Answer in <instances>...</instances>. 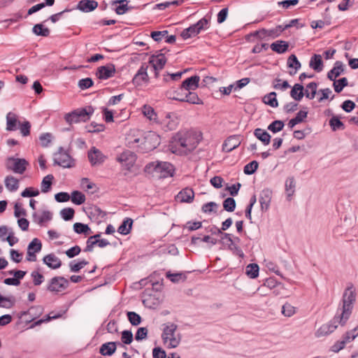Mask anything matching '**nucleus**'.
Listing matches in <instances>:
<instances>
[{
    "label": "nucleus",
    "mask_w": 358,
    "mask_h": 358,
    "mask_svg": "<svg viewBox=\"0 0 358 358\" xmlns=\"http://www.w3.org/2000/svg\"><path fill=\"white\" fill-rule=\"evenodd\" d=\"M127 145L142 152L155 149L160 143V136L155 132L132 131L127 137Z\"/></svg>",
    "instance_id": "1"
},
{
    "label": "nucleus",
    "mask_w": 358,
    "mask_h": 358,
    "mask_svg": "<svg viewBox=\"0 0 358 358\" xmlns=\"http://www.w3.org/2000/svg\"><path fill=\"white\" fill-rule=\"evenodd\" d=\"M356 298L357 289L355 286L352 282L348 283L343 294L341 313L334 317V322H339L342 326L345 324L351 315Z\"/></svg>",
    "instance_id": "2"
},
{
    "label": "nucleus",
    "mask_w": 358,
    "mask_h": 358,
    "mask_svg": "<svg viewBox=\"0 0 358 358\" xmlns=\"http://www.w3.org/2000/svg\"><path fill=\"white\" fill-rule=\"evenodd\" d=\"M202 138L200 131L190 129L183 133L180 136V156L188 155L197 147Z\"/></svg>",
    "instance_id": "3"
},
{
    "label": "nucleus",
    "mask_w": 358,
    "mask_h": 358,
    "mask_svg": "<svg viewBox=\"0 0 358 358\" xmlns=\"http://www.w3.org/2000/svg\"><path fill=\"white\" fill-rule=\"evenodd\" d=\"M93 113L94 108L90 106L83 108H78L71 113H66L64 115V120L69 124L86 122L90 120Z\"/></svg>",
    "instance_id": "4"
},
{
    "label": "nucleus",
    "mask_w": 358,
    "mask_h": 358,
    "mask_svg": "<svg viewBox=\"0 0 358 358\" xmlns=\"http://www.w3.org/2000/svg\"><path fill=\"white\" fill-rule=\"evenodd\" d=\"M210 17H203L196 24L184 29L182 33H180V36L183 39H188L197 36L202 31L207 30L210 27Z\"/></svg>",
    "instance_id": "5"
},
{
    "label": "nucleus",
    "mask_w": 358,
    "mask_h": 358,
    "mask_svg": "<svg viewBox=\"0 0 358 358\" xmlns=\"http://www.w3.org/2000/svg\"><path fill=\"white\" fill-rule=\"evenodd\" d=\"M152 169L156 174L160 178L172 176L174 172L173 166L166 162H155L149 164L147 166Z\"/></svg>",
    "instance_id": "6"
},
{
    "label": "nucleus",
    "mask_w": 358,
    "mask_h": 358,
    "mask_svg": "<svg viewBox=\"0 0 358 358\" xmlns=\"http://www.w3.org/2000/svg\"><path fill=\"white\" fill-rule=\"evenodd\" d=\"M136 159V155L130 150H125L116 157V160L121 164L122 169L129 172L131 171Z\"/></svg>",
    "instance_id": "7"
},
{
    "label": "nucleus",
    "mask_w": 358,
    "mask_h": 358,
    "mask_svg": "<svg viewBox=\"0 0 358 358\" xmlns=\"http://www.w3.org/2000/svg\"><path fill=\"white\" fill-rule=\"evenodd\" d=\"M5 165L7 170L15 173L22 174L26 171L29 163L25 159L10 157L6 159Z\"/></svg>",
    "instance_id": "8"
},
{
    "label": "nucleus",
    "mask_w": 358,
    "mask_h": 358,
    "mask_svg": "<svg viewBox=\"0 0 358 358\" xmlns=\"http://www.w3.org/2000/svg\"><path fill=\"white\" fill-rule=\"evenodd\" d=\"M55 164L63 167L71 168L74 166V162L68 152L60 148L54 157Z\"/></svg>",
    "instance_id": "9"
},
{
    "label": "nucleus",
    "mask_w": 358,
    "mask_h": 358,
    "mask_svg": "<svg viewBox=\"0 0 358 358\" xmlns=\"http://www.w3.org/2000/svg\"><path fill=\"white\" fill-rule=\"evenodd\" d=\"M68 285L69 282L64 277H54L50 279L47 289L50 292L57 293L66 289Z\"/></svg>",
    "instance_id": "10"
},
{
    "label": "nucleus",
    "mask_w": 358,
    "mask_h": 358,
    "mask_svg": "<svg viewBox=\"0 0 358 358\" xmlns=\"http://www.w3.org/2000/svg\"><path fill=\"white\" fill-rule=\"evenodd\" d=\"M148 64H143L139 68L134 77L133 78L132 83L136 86H141L144 83L149 82V76L148 74Z\"/></svg>",
    "instance_id": "11"
},
{
    "label": "nucleus",
    "mask_w": 358,
    "mask_h": 358,
    "mask_svg": "<svg viewBox=\"0 0 358 358\" xmlns=\"http://www.w3.org/2000/svg\"><path fill=\"white\" fill-rule=\"evenodd\" d=\"M42 248V243L37 238H34L28 245L27 251V260L28 262H36L37 252H39Z\"/></svg>",
    "instance_id": "12"
},
{
    "label": "nucleus",
    "mask_w": 358,
    "mask_h": 358,
    "mask_svg": "<svg viewBox=\"0 0 358 358\" xmlns=\"http://www.w3.org/2000/svg\"><path fill=\"white\" fill-rule=\"evenodd\" d=\"M115 73V67L113 64H109L106 66H99L97 69L96 76L99 79L106 80L112 78Z\"/></svg>",
    "instance_id": "13"
},
{
    "label": "nucleus",
    "mask_w": 358,
    "mask_h": 358,
    "mask_svg": "<svg viewBox=\"0 0 358 358\" xmlns=\"http://www.w3.org/2000/svg\"><path fill=\"white\" fill-rule=\"evenodd\" d=\"M166 62V57L163 54L152 55L150 58V63L155 71V77H158L159 71L162 70Z\"/></svg>",
    "instance_id": "14"
},
{
    "label": "nucleus",
    "mask_w": 358,
    "mask_h": 358,
    "mask_svg": "<svg viewBox=\"0 0 358 358\" xmlns=\"http://www.w3.org/2000/svg\"><path fill=\"white\" fill-rule=\"evenodd\" d=\"M200 77L193 76L184 80L180 85V90L185 92L194 91L199 87Z\"/></svg>",
    "instance_id": "15"
},
{
    "label": "nucleus",
    "mask_w": 358,
    "mask_h": 358,
    "mask_svg": "<svg viewBox=\"0 0 358 358\" xmlns=\"http://www.w3.org/2000/svg\"><path fill=\"white\" fill-rule=\"evenodd\" d=\"M241 143V136L238 135H234L228 137L222 145V150L225 152H229L238 148Z\"/></svg>",
    "instance_id": "16"
},
{
    "label": "nucleus",
    "mask_w": 358,
    "mask_h": 358,
    "mask_svg": "<svg viewBox=\"0 0 358 358\" xmlns=\"http://www.w3.org/2000/svg\"><path fill=\"white\" fill-rule=\"evenodd\" d=\"M337 324L339 322H334V318L332 322L322 324L315 332V336L317 338L325 336L334 332L337 328Z\"/></svg>",
    "instance_id": "17"
},
{
    "label": "nucleus",
    "mask_w": 358,
    "mask_h": 358,
    "mask_svg": "<svg viewBox=\"0 0 358 358\" xmlns=\"http://www.w3.org/2000/svg\"><path fill=\"white\" fill-rule=\"evenodd\" d=\"M88 158L90 163L94 166L103 163L106 157L99 150L94 147L89 151Z\"/></svg>",
    "instance_id": "18"
},
{
    "label": "nucleus",
    "mask_w": 358,
    "mask_h": 358,
    "mask_svg": "<svg viewBox=\"0 0 358 358\" xmlns=\"http://www.w3.org/2000/svg\"><path fill=\"white\" fill-rule=\"evenodd\" d=\"M272 197V191L269 189H264L262 191L259 196V203L262 210L266 211L270 206Z\"/></svg>",
    "instance_id": "19"
},
{
    "label": "nucleus",
    "mask_w": 358,
    "mask_h": 358,
    "mask_svg": "<svg viewBox=\"0 0 358 358\" xmlns=\"http://www.w3.org/2000/svg\"><path fill=\"white\" fill-rule=\"evenodd\" d=\"M43 263L52 269L59 268L62 265V261L55 254H48L43 259Z\"/></svg>",
    "instance_id": "20"
},
{
    "label": "nucleus",
    "mask_w": 358,
    "mask_h": 358,
    "mask_svg": "<svg viewBox=\"0 0 358 358\" xmlns=\"http://www.w3.org/2000/svg\"><path fill=\"white\" fill-rule=\"evenodd\" d=\"M98 7V2L94 0H81L77 5V9L84 12L89 13L95 10Z\"/></svg>",
    "instance_id": "21"
},
{
    "label": "nucleus",
    "mask_w": 358,
    "mask_h": 358,
    "mask_svg": "<svg viewBox=\"0 0 358 358\" xmlns=\"http://www.w3.org/2000/svg\"><path fill=\"white\" fill-rule=\"evenodd\" d=\"M221 240L222 242L224 241H231V243L229 244L228 248L233 252H241L239 247L238 246V243L240 242V238L238 237H233L231 234L228 233H224L221 236Z\"/></svg>",
    "instance_id": "22"
},
{
    "label": "nucleus",
    "mask_w": 358,
    "mask_h": 358,
    "mask_svg": "<svg viewBox=\"0 0 358 358\" xmlns=\"http://www.w3.org/2000/svg\"><path fill=\"white\" fill-rule=\"evenodd\" d=\"M52 215L49 210H43L41 213H34L33 214V220L34 222L43 225V223L52 220Z\"/></svg>",
    "instance_id": "23"
},
{
    "label": "nucleus",
    "mask_w": 358,
    "mask_h": 358,
    "mask_svg": "<svg viewBox=\"0 0 358 358\" xmlns=\"http://www.w3.org/2000/svg\"><path fill=\"white\" fill-rule=\"evenodd\" d=\"M180 101H185L192 104H203L202 100L198 96L197 94L194 92H186L183 96L180 98Z\"/></svg>",
    "instance_id": "24"
},
{
    "label": "nucleus",
    "mask_w": 358,
    "mask_h": 358,
    "mask_svg": "<svg viewBox=\"0 0 358 358\" xmlns=\"http://www.w3.org/2000/svg\"><path fill=\"white\" fill-rule=\"evenodd\" d=\"M19 180L12 175L6 176L4 179L5 187L10 192L17 191L19 188Z\"/></svg>",
    "instance_id": "25"
},
{
    "label": "nucleus",
    "mask_w": 358,
    "mask_h": 358,
    "mask_svg": "<svg viewBox=\"0 0 358 358\" xmlns=\"http://www.w3.org/2000/svg\"><path fill=\"white\" fill-rule=\"evenodd\" d=\"M142 113L143 115L153 123H158L157 114L155 111L154 108L149 105H144L141 108Z\"/></svg>",
    "instance_id": "26"
},
{
    "label": "nucleus",
    "mask_w": 358,
    "mask_h": 358,
    "mask_svg": "<svg viewBox=\"0 0 358 358\" xmlns=\"http://www.w3.org/2000/svg\"><path fill=\"white\" fill-rule=\"evenodd\" d=\"M295 188L296 182L294 177H289L287 178L285 183V190L286 196L289 200H290L292 196L294 195L295 192Z\"/></svg>",
    "instance_id": "27"
},
{
    "label": "nucleus",
    "mask_w": 358,
    "mask_h": 358,
    "mask_svg": "<svg viewBox=\"0 0 358 358\" xmlns=\"http://www.w3.org/2000/svg\"><path fill=\"white\" fill-rule=\"evenodd\" d=\"M309 66L317 72H320L323 69V62L320 55H314L310 60Z\"/></svg>",
    "instance_id": "28"
},
{
    "label": "nucleus",
    "mask_w": 358,
    "mask_h": 358,
    "mask_svg": "<svg viewBox=\"0 0 358 358\" xmlns=\"http://www.w3.org/2000/svg\"><path fill=\"white\" fill-rule=\"evenodd\" d=\"M344 71L343 65L341 62H336L334 67L328 73L327 77L331 80H334Z\"/></svg>",
    "instance_id": "29"
},
{
    "label": "nucleus",
    "mask_w": 358,
    "mask_h": 358,
    "mask_svg": "<svg viewBox=\"0 0 358 358\" xmlns=\"http://www.w3.org/2000/svg\"><path fill=\"white\" fill-rule=\"evenodd\" d=\"M194 199V192L192 188L186 187L180 191V202L191 203Z\"/></svg>",
    "instance_id": "30"
},
{
    "label": "nucleus",
    "mask_w": 358,
    "mask_h": 358,
    "mask_svg": "<svg viewBox=\"0 0 358 358\" xmlns=\"http://www.w3.org/2000/svg\"><path fill=\"white\" fill-rule=\"evenodd\" d=\"M304 87L302 85L295 84L291 92L290 96L296 101H301L304 96Z\"/></svg>",
    "instance_id": "31"
},
{
    "label": "nucleus",
    "mask_w": 358,
    "mask_h": 358,
    "mask_svg": "<svg viewBox=\"0 0 358 358\" xmlns=\"http://www.w3.org/2000/svg\"><path fill=\"white\" fill-rule=\"evenodd\" d=\"M17 122V115L11 112L8 113L6 115V130H16Z\"/></svg>",
    "instance_id": "32"
},
{
    "label": "nucleus",
    "mask_w": 358,
    "mask_h": 358,
    "mask_svg": "<svg viewBox=\"0 0 358 358\" xmlns=\"http://www.w3.org/2000/svg\"><path fill=\"white\" fill-rule=\"evenodd\" d=\"M297 312V308L289 302L285 303L281 309V313L286 317L294 316Z\"/></svg>",
    "instance_id": "33"
},
{
    "label": "nucleus",
    "mask_w": 358,
    "mask_h": 358,
    "mask_svg": "<svg viewBox=\"0 0 358 358\" xmlns=\"http://www.w3.org/2000/svg\"><path fill=\"white\" fill-rule=\"evenodd\" d=\"M116 350V344L115 342H108L103 344L100 348V353L104 356H110Z\"/></svg>",
    "instance_id": "34"
},
{
    "label": "nucleus",
    "mask_w": 358,
    "mask_h": 358,
    "mask_svg": "<svg viewBox=\"0 0 358 358\" xmlns=\"http://www.w3.org/2000/svg\"><path fill=\"white\" fill-rule=\"evenodd\" d=\"M288 47V43L284 41H277L271 45V50L279 54L285 52L287 50Z\"/></svg>",
    "instance_id": "35"
},
{
    "label": "nucleus",
    "mask_w": 358,
    "mask_h": 358,
    "mask_svg": "<svg viewBox=\"0 0 358 358\" xmlns=\"http://www.w3.org/2000/svg\"><path fill=\"white\" fill-rule=\"evenodd\" d=\"M133 224V220L131 218H126L121 225L118 227L117 231L120 234L127 235L130 233Z\"/></svg>",
    "instance_id": "36"
},
{
    "label": "nucleus",
    "mask_w": 358,
    "mask_h": 358,
    "mask_svg": "<svg viewBox=\"0 0 358 358\" xmlns=\"http://www.w3.org/2000/svg\"><path fill=\"white\" fill-rule=\"evenodd\" d=\"M317 84L315 82L310 83L304 89V95L309 99H313L317 92Z\"/></svg>",
    "instance_id": "37"
},
{
    "label": "nucleus",
    "mask_w": 358,
    "mask_h": 358,
    "mask_svg": "<svg viewBox=\"0 0 358 358\" xmlns=\"http://www.w3.org/2000/svg\"><path fill=\"white\" fill-rule=\"evenodd\" d=\"M255 136L260 140L264 144L268 145L271 141V136L268 132L262 129H256L255 130Z\"/></svg>",
    "instance_id": "38"
},
{
    "label": "nucleus",
    "mask_w": 358,
    "mask_h": 358,
    "mask_svg": "<svg viewBox=\"0 0 358 358\" xmlns=\"http://www.w3.org/2000/svg\"><path fill=\"white\" fill-rule=\"evenodd\" d=\"M33 33L36 36H48L50 31L48 27L43 26V24H36L32 28Z\"/></svg>",
    "instance_id": "39"
},
{
    "label": "nucleus",
    "mask_w": 358,
    "mask_h": 358,
    "mask_svg": "<svg viewBox=\"0 0 358 358\" xmlns=\"http://www.w3.org/2000/svg\"><path fill=\"white\" fill-rule=\"evenodd\" d=\"M120 5L116 7L115 12L117 15H123L128 10V1L127 0H116L112 1V5L117 4Z\"/></svg>",
    "instance_id": "40"
},
{
    "label": "nucleus",
    "mask_w": 358,
    "mask_h": 358,
    "mask_svg": "<svg viewBox=\"0 0 358 358\" xmlns=\"http://www.w3.org/2000/svg\"><path fill=\"white\" fill-rule=\"evenodd\" d=\"M54 177L52 175L49 174L43 178L41 182V192L47 193L50 191Z\"/></svg>",
    "instance_id": "41"
},
{
    "label": "nucleus",
    "mask_w": 358,
    "mask_h": 358,
    "mask_svg": "<svg viewBox=\"0 0 358 358\" xmlns=\"http://www.w3.org/2000/svg\"><path fill=\"white\" fill-rule=\"evenodd\" d=\"M71 201L76 205H81L85 201V196L79 191H73L70 196Z\"/></svg>",
    "instance_id": "42"
},
{
    "label": "nucleus",
    "mask_w": 358,
    "mask_h": 358,
    "mask_svg": "<svg viewBox=\"0 0 358 358\" xmlns=\"http://www.w3.org/2000/svg\"><path fill=\"white\" fill-rule=\"evenodd\" d=\"M263 100L266 104L271 107L275 108L278 106V103L276 99V93L274 92L265 95Z\"/></svg>",
    "instance_id": "43"
},
{
    "label": "nucleus",
    "mask_w": 358,
    "mask_h": 358,
    "mask_svg": "<svg viewBox=\"0 0 358 358\" xmlns=\"http://www.w3.org/2000/svg\"><path fill=\"white\" fill-rule=\"evenodd\" d=\"M218 206V204L214 201L208 202L202 206L201 211L205 214L216 213Z\"/></svg>",
    "instance_id": "44"
},
{
    "label": "nucleus",
    "mask_w": 358,
    "mask_h": 358,
    "mask_svg": "<svg viewBox=\"0 0 358 358\" xmlns=\"http://www.w3.org/2000/svg\"><path fill=\"white\" fill-rule=\"evenodd\" d=\"M259 269L257 264H250L246 266V274L250 278H256L259 275Z\"/></svg>",
    "instance_id": "45"
},
{
    "label": "nucleus",
    "mask_w": 358,
    "mask_h": 358,
    "mask_svg": "<svg viewBox=\"0 0 358 358\" xmlns=\"http://www.w3.org/2000/svg\"><path fill=\"white\" fill-rule=\"evenodd\" d=\"M73 229L77 234H90L92 232L87 224L80 222L73 224Z\"/></svg>",
    "instance_id": "46"
},
{
    "label": "nucleus",
    "mask_w": 358,
    "mask_h": 358,
    "mask_svg": "<svg viewBox=\"0 0 358 358\" xmlns=\"http://www.w3.org/2000/svg\"><path fill=\"white\" fill-rule=\"evenodd\" d=\"M334 88L336 92H341L343 89L348 85V80L346 78H342L339 80H334Z\"/></svg>",
    "instance_id": "47"
},
{
    "label": "nucleus",
    "mask_w": 358,
    "mask_h": 358,
    "mask_svg": "<svg viewBox=\"0 0 358 358\" xmlns=\"http://www.w3.org/2000/svg\"><path fill=\"white\" fill-rule=\"evenodd\" d=\"M273 86L274 89L279 90L281 91H285L290 87L287 81L282 80L281 79L279 78L274 80L273 83Z\"/></svg>",
    "instance_id": "48"
},
{
    "label": "nucleus",
    "mask_w": 358,
    "mask_h": 358,
    "mask_svg": "<svg viewBox=\"0 0 358 358\" xmlns=\"http://www.w3.org/2000/svg\"><path fill=\"white\" fill-rule=\"evenodd\" d=\"M88 264V262L86 260H82L78 262H71L69 263V268L72 272H78L85 266Z\"/></svg>",
    "instance_id": "49"
},
{
    "label": "nucleus",
    "mask_w": 358,
    "mask_h": 358,
    "mask_svg": "<svg viewBox=\"0 0 358 358\" xmlns=\"http://www.w3.org/2000/svg\"><path fill=\"white\" fill-rule=\"evenodd\" d=\"M329 125L331 126L333 131L338 129H343L344 124L343 122L336 116H334L329 120Z\"/></svg>",
    "instance_id": "50"
},
{
    "label": "nucleus",
    "mask_w": 358,
    "mask_h": 358,
    "mask_svg": "<svg viewBox=\"0 0 358 358\" xmlns=\"http://www.w3.org/2000/svg\"><path fill=\"white\" fill-rule=\"evenodd\" d=\"M127 317L130 323L134 326H137L141 322V316L135 312H128Z\"/></svg>",
    "instance_id": "51"
},
{
    "label": "nucleus",
    "mask_w": 358,
    "mask_h": 358,
    "mask_svg": "<svg viewBox=\"0 0 358 358\" xmlns=\"http://www.w3.org/2000/svg\"><path fill=\"white\" fill-rule=\"evenodd\" d=\"M75 211L71 208H65L60 211L61 217L66 221L70 220L73 217Z\"/></svg>",
    "instance_id": "52"
},
{
    "label": "nucleus",
    "mask_w": 358,
    "mask_h": 358,
    "mask_svg": "<svg viewBox=\"0 0 358 358\" xmlns=\"http://www.w3.org/2000/svg\"><path fill=\"white\" fill-rule=\"evenodd\" d=\"M224 209L228 212H232L236 208V201L233 198H227L223 202Z\"/></svg>",
    "instance_id": "53"
},
{
    "label": "nucleus",
    "mask_w": 358,
    "mask_h": 358,
    "mask_svg": "<svg viewBox=\"0 0 358 358\" xmlns=\"http://www.w3.org/2000/svg\"><path fill=\"white\" fill-rule=\"evenodd\" d=\"M258 163L256 161H252L244 167V173L247 175H251L254 173L258 168Z\"/></svg>",
    "instance_id": "54"
},
{
    "label": "nucleus",
    "mask_w": 358,
    "mask_h": 358,
    "mask_svg": "<svg viewBox=\"0 0 358 358\" xmlns=\"http://www.w3.org/2000/svg\"><path fill=\"white\" fill-rule=\"evenodd\" d=\"M283 122L280 120H275L271 124H269V126L268 127V129L273 133H276L281 131L283 129Z\"/></svg>",
    "instance_id": "55"
},
{
    "label": "nucleus",
    "mask_w": 358,
    "mask_h": 358,
    "mask_svg": "<svg viewBox=\"0 0 358 358\" xmlns=\"http://www.w3.org/2000/svg\"><path fill=\"white\" fill-rule=\"evenodd\" d=\"M287 65L290 68H294L296 71L300 69L301 64L294 55H291L287 59Z\"/></svg>",
    "instance_id": "56"
},
{
    "label": "nucleus",
    "mask_w": 358,
    "mask_h": 358,
    "mask_svg": "<svg viewBox=\"0 0 358 358\" xmlns=\"http://www.w3.org/2000/svg\"><path fill=\"white\" fill-rule=\"evenodd\" d=\"M14 303L15 301L13 299L0 295V307L10 308Z\"/></svg>",
    "instance_id": "57"
},
{
    "label": "nucleus",
    "mask_w": 358,
    "mask_h": 358,
    "mask_svg": "<svg viewBox=\"0 0 358 358\" xmlns=\"http://www.w3.org/2000/svg\"><path fill=\"white\" fill-rule=\"evenodd\" d=\"M99 237L100 234H96L89 237L87 241V246L85 250L88 252L92 251L93 248L95 245V241L99 240Z\"/></svg>",
    "instance_id": "58"
},
{
    "label": "nucleus",
    "mask_w": 358,
    "mask_h": 358,
    "mask_svg": "<svg viewBox=\"0 0 358 358\" xmlns=\"http://www.w3.org/2000/svg\"><path fill=\"white\" fill-rule=\"evenodd\" d=\"M346 343H348L347 341H345V338L343 337L342 340L336 341L331 347V351L336 353L338 352L345 348Z\"/></svg>",
    "instance_id": "59"
},
{
    "label": "nucleus",
    "mask_w": 358,
    "mask_h": 358,
    "mask_svg": "<svg viewBox=\"0 0 358 358\" xmlns=\"http://www.w3.org/2000/svg\"><path fill=\"white\" fill-rule=\"evenodd\" d=\"M274 30H266L261 29L259 31H255L253 35L257 36L258 38L262 39L267 36H274Z\"/></svg>",
    "instance_id": "60"
},
{
    "label": "nucleus",
    "mask_w": 358,
    "mask_h": 358,
    "mask_svg": "<svg viewBox=\"0 0 358 358\" xmlns=\"http://www.w3.org/2000/svg\"><path fill=\"white\" fill-rule=\"evenodd\" d=\"M357 329L358 326L352 330L346 332V334L343 336V338H345V341H347V343L351 342L358 336Z\"/></svg>",
    "instance_id": "61"
},
{
    "label": "nucleus",
    "mask_w": 358,
    "mask_h": 358,
    "mask_svg": "<svg viewBox=\"0 0 358 358\" xmlns=\"http://www.w3.org/2000/svg\"><path fill=\"white\" fill-rule=\"evenodd\" d=\"M78 85L81 90H86L93 85V81L90 78H83L78 81Z\"/></svg>",
    "instance_id": "62"
},
{
    "label": "nucleus",
    "mask_w": 358,
    "mask_h": 358,
    "mask_svg": "<svg viewBox=\"0 0 358 358\" xmlns=\"http://www.w3.org/2000/svg\"><path fill=\"white\" fill-rule=\"evenodd\" d=\"M38 194L39 191L36 189H34L33 187H27L21 193V196L22 197L36 196Z\"/></svg>",
    "instance_id": "63"
},
{
    "label": "nucleus",
    "mask_w": 358,
    "mask_h": 358,
    "mask_svg": "<svg viewBox=\"0 0 358 358\" xmlns=\"http://www.w3.org/2000/svg\"><path fill=\"white\" fill-rule=\"evenodd\" d=\"M39 140L43 147H47L52 141V135L50 133H45L40 136Z\"/></svg>",
    "instance_id": "64"
}]
</instances>
